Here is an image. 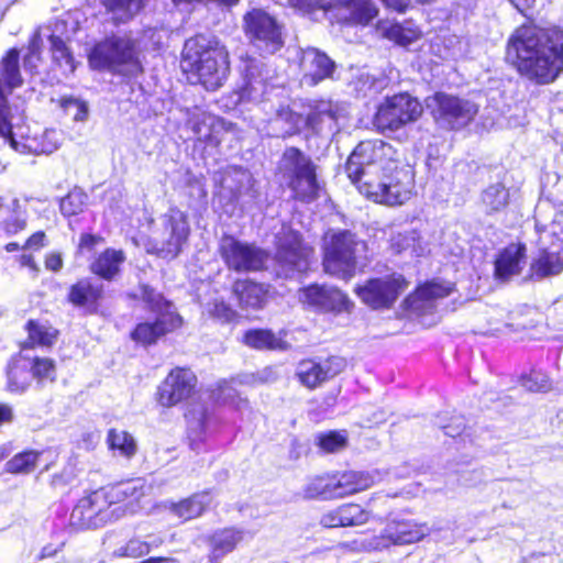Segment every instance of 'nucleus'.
I'll return each mask as SVG.
<instances>
[{
    "label": "nucleus",
    "instance_id": "obj_1",
    "mask_svg": "<svg viewBox=\"0 0 563 563\" xmlns=\"http://www.w3.org/2000/svg\"><path fill=\"white\" fill-rule=\"evenodd\" d=\"M345 173L374 202L400 206L411 197V167L401 162L398 150L382 140L360 142L346 161Z\"/></svg>",
    "mask_w": 563,
    "mask_h": 563
},
{
    "label": "nucleus",
    "instance_id": "obj_2",
    "mask_svg": "<svg viewBox=\"0 0 563 563\" xmlns=\"http://www.w3.org/2000/svg\"><path fill=\"white\" fill-rule=\"evenodd\" d=\"M506 59L527 79L550 84L563 70V31L523 24L508 38Z\"/></svg>",
    "mask_w": 563,
    "mask_h": 563
},
{
    "label": "nucleus",
    "instance_id": "obj_3",
    "mask_svg": "<svg viewBox=\"0 0 563 563\" xmlns=\"http://www.w3.org/2000/svg\"><path fill=\"white\" fill-rule=\"evenodd\" d=\"M183 67L198 76L208 90H216L227 80L229 53L214 36L197 35L185 42Z\"/></svg>",
    "mask_w": 563,
    "mask_h": 563
},
{
    "label": "nucleus",
    "instance_id": "obj_4",
    "mask_svg": "<svg viewBox=\"0 0 563 563\" xmlns=\"http://www.w3.org/2000/svg\"><path fill=\"white\" fill-rule=\"evenodd\" d=\"M92 69L108 70L128 77L143 71L135 41L128 36H109L96 43L88 54Z\"/></svg>",
    "mask_w": 563,
    "mask_h": 563
},
{
    "label": "nucleus",
    "instance_id": "obj_5",
    "mask_svg": "<svg viewBox=\"0 0 563 563\" xmlns=\"http://www.w3.org/2000/svg\"><path fill=\"white\" fill-rule=\"evenodd\" d=\"M140 298L145 308L156 314L154 321L139 323L132 332V339L143 345L154 344L159 338L168 332L178 329L181 317L174 310L173 303L164 298L156 289L148 285H141L139 294L133 296Z\"/></svg>",
    "mask_w": 563,
    "mask_h": 563
},
{
    "label": "nucleus",
    "instance_id": "obj_6",
    "mask_svg": "<svg viewBox=\"0 0 563 563\" xmlns=\"http://www.w3.org/2000/svg\"><path fill=\"white\" fill-rule=\"evenodd\" d=\"M278 172L295 199L309 203L319 197L321 185L317 177V166L299 148L287 147L284 151Z\"/></svg>",
    "mask_w": 563,
    "mask_h": 563
},
{
    "label": "nucleus",
    "instance_id": "obj_7",
    "mask_svg": "<svg viewBox=\"0 0 563 563\" xmlns=\"http://www.w3.org/2000/svg\"><path fill=\"white\" fill-rule=\"evenodd\" d=\"M365 249V242L347 230L325 236L323 255L325 273L341 279L352 278L356 269V258Z\"/></svg>",
    "mask_w": 563,
    "mask_h": 563
},
{
    "label": "nucleus",
    "instance_id": "obj_8",
    "mask_svg": "<svg viewBox=\"0 0 563 563\" xmlns=\"http://www.w3.org/2000/svg\"><path fill=\"white\" fill-rule=\"evenodd\" d=\"M159 222L161 227L151 233L152 250L162 257L174 258L188 241V217L180 209L172 207L161 217Z\"/></svg>",
    "mask_w": 563,
    "mask_h": 563
},
{
    "label": "nucleus",
    "instance_id": "obj_9",
    "mask_svg": "<svg viewBox=\"0 0 563 563\" xmlns=\"http://www.w3.org/2000/svg\"><path fill=\"white\" fill-rule=\"evenodd\" d=\"M312 250L305 245L298 232L289 227H283L276 234L277 274L292 278L308 269L309 255Z\"/></svg>",
    "mask_w": 563,
    "mask_h": 563
},
{
    "label": "nucleus",
    "instance_id": "obj_10",
    "mask_svg": "<svg viewBox=\"0 0 563 563\" xmlns=\"http://www.w3.org/2000/svg\"><path fill=\"white\" fill-rule=\"evenodd\" d=\"M244 30L250 42L262 53L274 54L284 45L282 25L262 9L244 15Z\"/></svg>",
    "mask_w": 563,
    "mask_h": 563
},
{
    "label": "nucleus",
    "instance_id": "obj_11",
    "mask_svg": "<svg viewBox=\"0 0 563 563\" xmlns=\"http://www.w3.org/2000/svg\"><path fill=\"white\" fill-rule=\"evenodd\" d=\"M219 252L228 268L238 273L261 271L268 261V254L263 249L232 235L222 236Z\"/></svg>",
    "mask_w": 563,
    "mask_h": 563
},
{
    "label": "nucleus",
    "instance_id": "obj_12",
    "mask_svg": "<svg viewBox=\"0 0 563 563\" xmlns=\"http://www.w3.org/2000/svg\"><path fill=\"white\" fill-rule=\"evenodd\" d=\"M422 113L420 102L408 93L387 98L378 107L375 125L382 131H397L409 122L416 121Z\"/></svg>",
    "mask_w": 563,
    "mask_h": 563
},
{
    "label": "nucleus",
    "instance_id": "obj_13",
    "mask_svg": "<svg viewBox=\"0 0 563 563\" xmlns=\"http://www.w3.org/2000/svg\"><path fill=\"white\" fill-rule=\"evenodd\" d=\"M434 118L450 130H460L470 124L478 112V106L467 99L438 92L434 98Z\"/></svg>",
    "mask_w": 563,
    "mask_h": 563
},
{
    "label": "nucleus",
    "instance_id": "obj_14",
    "mask_svg": "<svg viewBox=\"0 0 563 563\" xmlns=\"http://www.w3.org/2000/svg\"><path fill=\"white\" fill-rule=\"evenodd\" d=\"M408 283L401 275L393 274L383 278H372L363 286H357L355 292L361 300L373 309L390 308Z\"/></svg>",
    "mask_w": 563,
    "mask_h": 563
},
{
    "label": "nucleus",
    "instance_id": "obj_15",
    "mask_svg": "<svg viewBox=\"0 0 563 563\" xmlns=\"http://www.w3.org/2000/svg\"><path fill=\"white\" fill-rule=\"evenodd\" d=\"M185 417L189 445L192 451L199 453L219 424L214 406L201 400L192 401L189 404Z\"/></svg>",
    "mask_w": 563,
    "mask_h": 563
},
{
    "label": "nucleus",
    "instance_id": "obj_16",
    "mask_svg": "<svg viewBox=\"0 0 563 563\" xmlns=\"http://www.w3.org/2000/svg\"><path fill=\"white\" fill-rule=\"evenodd\" d=\"M238 68L242 76L239 101L262 102L268 93V70L265 64L261 59L241 55Z\"/></svg>",
    "mask_w": 563,
    "mask_h": 563
},
{
    "label": "nucleus",
    "instance_id": "obj_17",
    "mask_svg": "<svg viewBox=\"0 0 563 563\" xmlns=\"http://www.w3.org/2000/svg\"><path fill=\"white\" fill-rule=\"evenodd\" d=\"M197 384L195 374L187 368H174L157 388V401L163 407H173L187 399Z\"/></svg>",
    "mask_w": 563,
    "mask_h": 563
},
{
    "label": "nucleus",
    "instance_id": "obj_18",
    "mask_svg": "<svg viewBox=\"0 0 563 563\" xmlns=\"http://www.w3.org/2000/svg\"><path fill=\"white\" fill-rule=\"evenodd\" d=\"M301 300L322 312H351L354 303L339 288L325 285H311L302 290Z\"/></svg>",
    "mask_w": 563,
    "mask_h": 563
},
{
    "label": "nucleus",
    "instance_id": "obj_19",
    "mask_svg": "<svg viewBox=\"0 0 563 563\" xmlns=\"http://www.w3.org/2000/svg\"><path fill=\"white\" fill-rule=\"evenodd\" d=\"M19 58V49L11 48L0 62V132L8 131L7 114H11L8 96L23 84Z\"/></svg>",
    "mask_w": 563,
    "mask_h": 563
},
{
    "label": "nucleus",
    "instance_id": "obj_20",
    "mask_svg": "<svg viewBox=\"0 0 563 563\" xmlns=\"http://www.w3.org/2000/svg\"><path fill=\"white\" fill-rule=\"evenodd\" d=\"M345 367L346 360L341 356H330L319 362L303 360L297 365L296 376L303 386L313 389L342 373Z\"/></svg>",
    "mask_w": 563,
    "mask_h": 563
},
{
    "label": "nucleus",
    "instance_id": "obj_21",
    "mask_svg": "<svg viewBox=\"0 0 563 563\" xmlns=\"http://www.w3.org/2000/svg\"><path fill=\"white\" fill-rule=\"evenodd\" d=\"M103 498V495L97 490L81 498L70 514V525L78 529H89L110 520L117 508L108 511Z\"/></svg>",
    "mask_w": 563,
    "mask_h": 563
},
{
    "label": "nucleus",
    "instance_id": "obj_22",
    "mask_svg": "<svg viewBox=\"0 0 563 563\" xmlns=\"http://www.w3.org/2000/svg\"><path fill=\"white\" fill-rule=\"evenodd\" d=\"M430 533L426 523H417L407 519L389 520L385 528L378 534V541L382 550L393 545H406L422 540Z\"/></svg>",
    "mask_w": 563,
    "mask_h": 563
},
{
    "label": "nucleus",
    "instance_id": "obj_23",
    "mask_svg": "<svg viewBox=\"0 0 563 563\" xmlns=\"http://www.w3.org/2000/svg\"><path fill=\"white\" fill-rule=\"evenodd\" d=\"M343 109L330 100H320L309 106L305 125L313 134L328 137L339 132V120Z\"/></svg>",
    "mask_w": 563,
    "mask_h": 563
},
{
    "label": "nucleus",
    "instance_id": "obj_24",
    "mask_svg": "<svg viewBox=\"0 0 563 563\" xmlns=\"http://www.w3.org/2000/svg\"><path fill=\"white\" fill-rule=\"evenodd\" d=\"M218 181L220 185L219 195L230 202L238 203L242 198L253 200L256 197L253 188V176L245 168L229 166L220 173Z\"/></svg>",
    "mask_w": 563,
    "mask_h": 563
},
{
    "label": "nucleus",
    "instance_id": "obj_25",
    "mask_svg": "<svg viewBox=\"0 0 563 563\" xmlns=\"http://www.w3.org/2000/svg\"><path fill=\"white\" fill-rule=\"evenodd\" d=\"M300 69L302 73L301 82L313 87L332 77L335 63L318 48L307 47L301 51Z\"/></svg>",
    "mask_w": 563,
    "mask_h": 563
},
{
    "label": "nucleus",
    "instance_id": "obj_26",
    "mask_svg": "<svg viewBox=\"0 0 563 563\" xmlns=\"http://www.w3.org/2000/svg\"><path fill=\"white\" fill-rule=\"evenodd\" d=\"M66 27V23L56 20L52 25L40 26L42 40L46 38L51 44V52L54 62L64 69V73H73L76 68L71 52L67 47L62 32Z\"/></svg>",
    "mask_w": 563,
    "mask_h": 563
},
{
    "label": "nucleus",
    "instance_id": "obj_27",
    "mask_svg": "<svg viewBox=\"0 0 563 563\" xmlns=\"http://www.w3.org/2000/svg\"><path fill=\"white\" fill-rule=\"evenodd\" d=\"M372 511L357 504H344L323 514L320 525L324 528L354 527L369 521Z\"/></svg>",
    "mask_w": 563,
    "mask_h": 563
},
{
    "label": "nucleus",
    "instance_id": "obj_28",
    "mask_svg": "<svg viewBox=\"0 0 563 563\" xmlns=\"http://www.w3.org/2000/svg\"><path fill=\"white\" fill-rule=\"evenodd\" d=\"M97 492L103 495L104 507H107L108 511H112L117 508V511L113 515L115 518L120 516L118 511L121 510V504L128 506L133 501L139 500L144 495L143 486L139 479L118 483L115 485L98 489Z\"/></svg>",
    "mask_w": 563,
    "mask_h": 563
},
{
    "label": "nucleus",
    "instance_id": "obj_29",
    "mask_svg": "<svg viewBox=\"0 0 563 563\" xmlns=\"http://www.w3.org/2000/svg\"><path fill=\"white\" fill-rule=\"evenodd\" d=\"M187 125L199 142L208 145H218L220 143L219 133L221 132L222 124L219 118L196 110L187 120Z\"/></svg>",
    "mask_w": 563,
    "mask_h": 563
},
{
    "label": "nucleus",
    "instance_id": "obj_30",
    "mask_svg": "<svg viewBox=\"0 0 563 563\" xmlns=\"http://www.w3.org/2000/svg\"><path fill=\"white\" fill-rule=\"evenodd\" d=\"M243 538L244 532L234 528H225L213 532L208 539L209 563H219L236 548Z\"/></svg>",
    "mask_w": 563,
    "mask_h": 563
},
{
    "label": "nucleus",
    "instance_id": "obj_31",
    "mask_svg": "<svg viewBox=\"0 0 563 563\" xmlns=\"http://www.w3.org/2000/svg\"><path fill=\"white\" fill-rule=\"evenodd\" d=\"M561 244H553L551 249H542L533 260L530 271L537 279L559 275L563 271V254Z\"/></svg>",
    "mask_w": 563,
    "mask_h": 563
},
{
    "label": "nucleus",
    "instance_id": "obj_32",
    "mask_svg": "<svg viewBox=\"0 0 563 563\" xmlns=\"http://www.w3.org/2000/svg\"><path fill=\"white\" fill-rule=\"evenodd\" d=\"M211 497L208 493H197L178 503L166 501L164 508L181 521H188L201 516L210 505Z\"/></svg>",
    "mask_w": 563,
    "mask_h": 563
},
{
    "label": "nucleus",
    "instance_id": "obj_33",
    "mask_svg": "<svg viewBox=\"0 0 563 563\" xmlns=\"http://www.w3.org/2000/svg\"><path fill=\"white\" fill-rule=\"evenodd\" d=\"M526 256L523 244H510L500 252L495 261L496 278L506 282L521 272V263Z\"/></svg>",
    "mask_w": 563,
    "mask_h": 563
},
{
    "label": "nucleus",
    "instance_id": "obj_34",
    "mask_svg": "<svg viewBox=\"0 0 563 563\" xmlns=\"http://www.w3.org/2000/svg\"><path fill=\"white\" fill-rule=\"evenodd\" d=\"M102 292L103 289L100 284L92 283L89 278H82L70 287L68 300L76 307L93 312Z\"/></svg>",
    "mask_w": 563,
    "mask_h": 563
},
{
    "label": "nucleus",
    "instance_id": "obj_35",
    "mask_svg": "<svg viewBox=\"0 0 563 563\" xmlns=\"http://www.w3.org/2000/svg\"><path fill=\"white\" fill-rule=\"evenodd\" d=\"M451 292V287L439 282H430L420 286L416 292L406 299L409 308L416 312L431 308L432 301L444 298Z\"/></svg>",
    "mask_w": 563,
    "mask_h": 563
},
{
    "label": "nucleus",
    "instance_id": "obj_36",
    "mask_svg": "<svg viewBox=\"0 0 563 563\" xmlns=\"http://www.w3.org/2000/svg\"><path fill=\"white\" fill-rule=\"evenodd\" d=\"M124 261L125 255L121 250L107 249L91 262L90 271L104 280H112L119 275Z\"/></svg>",
    "mask_w": 563,
    "mask_h": 563
},
{
    "label": "nucleus",
    "instance_id": "obj_37",
    "mask_svg": "<svg viewBox=\"0 0 563 563\" xmlns=\"http://www.w3.org/2000/svg\"><path fill=\"white\" fill-rule=\"evenodd\" d=\"M349 551L352 553H363L372 551H382L377 536H360L353 540L340 543L338 547L322 552L311 553V560L318 561L322 555L327 559H334L338 556V552Z\"/></svg>",
    "mask_w": 563,
    "mask_h": 563
},
{
    "label": "nucleus",
    "instance_id": "obj_38",
    "mask_svg": "<svg viewBox=\"0 0 563 563\" xmlns=\"http://www.w3.org/2000/svg\"><path fill=\"white\" fill-rule=\"evenodd\" d=\"M374 482L375 478L369 473L346 472L339 478H333L334 497L343 498L345 496L365 490L369 488Z\"/></svg>",
    "mask_w": 563,
    "mask_h": 563
},
{
    "label": "nucleus",
    "instance_id": "obj_39",
    "mask_svg": "<svg viewBox=\"0 0 563 563\" xmlns=\"http://www.w3.org/2000/svg\"><path fill=\"white\" fill-rule=\"evenodd\" d=\"M302 122L300 114L294 112L289 107H280L276 110L275 117L269 120L271 134L275 137H287L296 134Z\"/></svg>",
    "mask_w": 563,
    "mask_h": 563
},
{
    "label": "nucleus",
    "instance_id": "obj_40",
    "mask_svg": "<svg viewBox=\"0 0 563 563\" xmlns=\"http://www.w3.org/2000/svg\"><path fill=\"white\" fill-rule=\"evenodd\" d=\"M265 289L262 285L250 279H239L233 285V295L241 308L257 309L262 307L265 299Z\"/></svg>",
    "mask_w": 563,
    "mask_h": 563
},
{
    "label": "nucleus",
    "instance_id": "obj_41",
    "mask_svg": "<svg viewBox=\"0 0 563 563\" xmlns=\"http://www.w3.org/2000/svg\"><path fill=\"white\" fill-rule=\"evenodd\" d=\"M509 190L501 183L492 184L486 187L479 199V206L487 216L499 213L509 203Z\"/></svg>",
    "mask_w": 563,
    "mask_h": 563
},
{
    "label": "nucleus",
    "instance_id": "obj_42",
    "mask_svg": "<svg viewBox=\"0 0 563 563\" xmlns=\"http://www.w3.org/2000/svg\"><path fill=\"white\" fill-rule=\"evenodd\" d=\"M108 449L114 454L132 459L137 452V443L134 437L125 430L111 428L107 434Z\"/></svg>",
    "mask_w": 563,
    "mask_h": 563
},
{
    "label": "nucleus",
    "instance_id": "obj_43",
    "mask_svg": "<svg viewBox=\"0 0 563 563\" xmlns=\"http://www.w3.org/2000/svg\"><path fill=\"white\" fill-rule=\"evenodd\" d=\"M347 14L342 19L353 24H368L378 13L372 0H347L343 9Z\"/></svg>",
    "mask_w": 563,
    "mask_h": 563
},
{
    "label": "nucleus",
    "instance_id": "obj_44",
    "mask_svg": "<svg viewBox=\"0 0 563 563\" xmlns=\"http://www.w3.org/2000/svg\"><path fill=\"white\" fill-rule=\"evenodd\" d=\"M303 499H334L333 478L314 476L309 478L300 493Z\"/></svg>",
    "mask_w": 563,
    "mask_h": 563
},
{
    "label": "nucleus",
    "instance_id": "obj_45",
    "mask_svg": "<svg viewBox=\"0 0 563 563\" xmlns=\"http://www.w3.org/2000/svg\"><path fill=\"white\" fill-rule=\"evenodd\" d=\"M115 23H124L144 5V0H102Z\"/></svg>",
    "mask_w": 563,
    "mask_h": 563
},
{
    "label": "nucleus",
    "instance_id": "obj_46",
    "mask_svg": "<svg viewBox=\"0 0 563 563\" xmlns=\"http://www.w3.org/2000/svg\"><path fill=\"white\" fill-rule=\"evenodd\" d=\"M420 235L416 230H407L398 232L390 239V246L396 253H401L407 250L411 251L415 256H422L424 254V246L420 243Z\"/></svg>",
    "mask_w": 563,
    "mask_h": 563
},
{
    "label": "nucleus",
    "instance_id": "obj_47",
    "mask_svg": "<svg viewBox=\"0 0 563 563\" xmlns=\"http://www.w3.org/2000/svg\"><path fill=\"white\" fill-rule=\"evenodd\" d=\"M41 452L24 451L15 454L5 463V471L12 474H29L36 467Z\"/></svg>",
    "mask_w": 563,
    "mask_h": 563
},
{
    "label": "nucleus",
    "instance_id": "obj_48",
    "mask_svg": "<svg viewBox=\"0 0 563 563\" xmlns=\"http://www.w3.org/2000/svg\"><path fill=\"white\" fill-rule=\"evenodd\" d=\"M29 340L33 345L51 346L56 340L57 330L53 327L30 320L26 325Z\"/></svg>",
    "mask_w": 563,
    "mask_h": 563
},
{
    "label": "nucleus",
    "instance_id": "obj_49",
    "mask_svg": "<svg viewBox=\"0 0 563 563\" xmlns=\"http://www.w3.org/2000/svg\"><path fill=\"white\" fill-rule=\"evenodd\" d=\"M378 30L384 37L391 40L402 46L410 44L417 37L415 31L405 29L399 23L380 22Z\"/></svg>",
    "mask_w": 563,
    "mask_h": 563
},
{
    "label": "nucleus",
    "instance_id": "obj_50",
    "mask_svg": "<svg viewBox=\"0 0 563 563\" xmlns=\"http://www.w3.org/2000/svg\"><path fill=\"white\" fill-rule=\"evenodd\" d=\"M87 203V195L78 188L69 191L59 201V209L63 216L73 217L84 211Z\"/></svg>",
    "mask_w": 563,
    "mask_h": 563
},
{
    "label": "nucleus",
    "instance_id": "obj_51",
    "mask_svg": "<svg viewBox=\"0 0 563 563\" xmlns=\"http://www.w3.org/2000/svg\"><path fill=\"white\" fill-rule=\"evenodd\" d=\"M43 47L42 33L40 27L34 32L27 47V53L23 57V66L25 70L35 73L41 62V51Z\"/></svg>",
    "mask_w": 563,
    "mask_h": 563
},
{
    "label": "nucleus",
    "instance_id": "obj_52",
    "mask_svg": "<svg viewBox=\"0 0 563 563\" xmlns=\"http://www.w3.org/2000/svg\"><path fill=\"white\" fill-rule=\"evenodd\" d=\"M278 340L268 330H250L244 334V343L254 349H275Z\"/></svg>",
    "mask_w": 563,
    "mask_h": 563
},
{
    "label": "nucleus",
    "instance_id": "obj_53",
    "mask_svg": "<svg viewBox=\"0 0 563 563\" xmlns=\"http://www.w3.org/2000/svg\"><path fill=\"white\" fill-rule=\"evenodd\" d=\"M317 444L327 453L341 451L346 445V437L338 431L321 433L317 437Z\"/></svg>",
    "mask_w": 563,
    "mask_h": 563
},
{
    "label": "nucleus",
    "instance_id": "obj_54",
    "mask_svg": "<svg viewBox=\"0 0 563 563\" xmlns=\"http://www.w3.org/2000/svg\"><path fill=\"white\" fill-rule=\"evenodd\" d=\"M151 551V543L139 539H131L125 545L117 549L113 554L118 558H141Z\"/></svg>",
    "mask_w": 563,
    "mask_h": 563
},
{
    "label": "nucleus",
    "instance_id": "obj_55",
    "mask_svg": "<svg viewBox=\"0 0 563 563\" xmlns=\"http://www.w3.org/2000/svg\"><path fill=\"white\" fill-rule=\"evenodd\" d=\"M60 107L69 114H73L75 121H86L88 118V104L75 97H63Z\"/></svg>",
    "mask_w": 563,
    "mask_h": 563
},
{
    "label": "nucleus",
    "instance_id": "obj_56",
    "mask_svg": "<svg viewBox=\"0 0 563 563\" xmlns=\"http://www.w3.org/2000/svg\"><path fill=\"white\" fill-rule=\"evenodd\" d=\"M521 385L529 391H547L550 389L549 377L540 371H531L528 375H523Z\"/></svg>",
    "mask_w": 563,
    "mask_h": 563
},
{
    "label": "nucleus",
    "instance_id": "obj_57",
    "mask_svg": "<svg viewBox=\"0 0 563 563\" xmlns=\"http://www.w3.org/2000/svg\"><path fill=\"white\" fill-rule=\"evenodd\" d=\"M32 374L38 380L53 382L56 375L54 362L45 357H35L32 365Z\"/></svg>",
    "mask_w": 563,
    "mask_h": 563
},
{
    "label": "nucleus",
    "instance_id": "obj_58",
    "mask_svg": "<svg viewBox=\"0 0 563 563\" xmlns=\"http://www.w3.org/2000/svg\"><path fill=\"white\" fill-rule=\"evenodd\" d=\"M511 4L527 19L534 20L544 9L548 0H509Z\"/></svg>",
    "mask_w": 563,
    "mask_h": 563
},
{
    "label": "nucleus",
    "instance_id": "obj_59",
    "mask_svg": "<svg viewBox=\"0 0 563 563\" xmlns=\"http://www.w3.org/2000/svg\"><path fill=\"white\" fill-rule=\"evenodd\" d=\"M27 373L18 366L8 371V387L12 391H24L27 387Z\"/></svg>",
    "mask_w": 563,
    "mask_h": 563
},
{
    "label": "nucleus",
    "instance_id": "obj_60",
    "mask_svg": "<svg viewBox=\"0 0 563 563\" xmlns=\"http://www.w3.org/2000/svg\"><path fill=\"white\" fill-rule=\"evenodd\" d=\"M210 313L214 319L219 320L220 322H230L236 316L235 311L228 303L218 300H216L212 303Z\"/></svg>",
    "mask_w": 563,
    "mask_h": 563
},
{
    "label": "nucleus",
    "instance_id": "obj_61",
    "mask_svg": "<svg viewBox=\"0 0 563 563\" xmlns=\"http://www.w3.org/2000/svg\"><path fill=\"white\" fill-rule=\"evenodd\" d=\"M443 430L444 434L451 438L460 437L462 441H465V438L468 437L464 434L465 431V422L463 417H454L451 419V422L444 426H440Z\"/></svg>",
    "mask_w": 563,
    "mask_h": 563
},
{
    "label": "nucleus",
    "instance_id": "obj_62",
    "mask_svg": "<svg viewBox=\"0 0 563 563\" xmlns=\"http://www.w3.org/2000/svg\"><path fill=\"white\" fill-rule=\"evenodd\" d=\"M288 3L303 13H309L317 9H327L328 0H288Z\"/></svg>",
    "mask_w": 563,
    "mask_h": 563
},
{
    "label": "nucleus",
    "instance_id": "obj_63",
    "mask_svg": "<svg viewBox=\"0 0 563 563\" xmlns=\"http://www.w3.org/2000/svg\"><path fill=\"white\" fill-rule=\"evenodd\" d=\"M7 125L8 131L0 132V137H2L4 142H8L14 151L25 153L29 150V146L15 140L12 132L11 114H7Z\"/></svg>",
    "mask_w": 563,
    "mask_h": 563
},
{
    "label": "nucleus",
    "instance_id": "obj_64",
    "mask_svg": "<svg viewBox=\"0 0 563 563\" xmlns=\"http://www.w3.org/2000/svg\"><path fill=\"white\" fill-rule=\"evenodd\" d=\"M101 242L102 238L95 234L84 233L80 236L79 250L91 252L95 249V246Z\"/></svg>",
    "mask_w": 563,
    "mask_h": 563
}]
</instances>
